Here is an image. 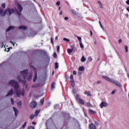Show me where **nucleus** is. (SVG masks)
<instances>
[{"label": "nucleus", "instance_id": "1", "mask_svg": "<svg viewBox=\"0 0 129 129\" xmlns=\"http://www.w3.org/2000/svg\"><path fill=\"white\" fill-rule=\"evenodd\" d=\"M20 73L21 74L22 76H23L24 80H22V79H21V76H18L17 77V79L18 81H19V82H20L21 83H22V84L25 85L26 84V83H27V81L26 80L27 79V78L28 81H31V80H32L33 73L29 74L28 76V74L29 73V70L27 69L23 71L20 72Z\"/></svg>", "mask_w": 129, "mask_h": 129}, {"label": "nucleus", "instance_id": "2", "mask_svg": "<svg viewBox=\"0 0 129 129\" xmlns=\"http://www.w3.org/2000/svg\"><path fill=\"white\" fill-rule=\"evenodd\" d=\"M9 84L10 85H12L13 87H14V90L17 97H20L21 95L22 96H25V90H23L22 91V90H19V88H20V85H19V83L16 82V81L12 80L9 82Z\"/></svg>", "mask_w": 129, "mask_h": 129}, {"label": "nucleus", "instance_id": "3", "mask_svg": "<svg viewBox=\"0 0 129 129\" xmlns=\"http://www.w3.org/2000/svg\"><path fill=\"white\" fill-rule=\"evenodd\" d=\"M15 13V9L14 8L7 9L5 12H4V10L3 9H0V15L2 16V17H5L6 16V14H7V15H9V16H11L12 14H14Z\"/></svg>", "mask_w": 129, "mask_h": 129}, {"label": "nucleus", "instance_id": "4", "mask_svg": "<svg viewBox=\"0 0 129 129\" xmlns=\"http://www.w3.org/2000/svg\"><path fill=\"white\" fill-rule=\"evenodd\" d=\"M102 79H105V80H106L107 81H108V82H111V83H113V84H115V85H116V86H118V87H121V85H120V83L113 79H110L109 78L105 76H102Z\"/></svg>", "mask_w": 129, "mask_h": 129}, {"label": "nucleus", "instance_id": "5", "mask_svg": "<svg viewBox=\"0 0 129 129\" xmlns=\"http://www.w3.org/2000/svg\"><path fill=\"white\" fill-rule=\"evenodd\" d=\"M31 69H32V70L34 71L35 75H34V78L33 79V82H36V81L37 80V69L33 66H31Z\"/></svg>", "mask_w": 129, "mask_h": 129}, {"label": "nucleus", "instance_id": "6", "mask_svg": "<svg viewBox=\"0 0 129 129\" xmlns=\"http://www.w3.org/2000/svg\"><path fill=\"white\" fill-rule=\"evenodd\" d=\"M18 8L19 11H17V14H18L19 16H21L22 14V11H23V7L22 5L20 4H18Z\"/></svg>", "mask_w": 129, "mask_h": 129}, {"label": "nucleus", "instance_id": "7", "mask_svg": "<svg viewBox=\"0 0 129 129\" xmlns=\"http://www.w3.org/2000/svg\"><path fill=\"white\" fill-rule=\"evenodd\" d=\"M73 75H71L70 79H71V84L72 87H75V81H74Z\"/></svg>", "mask_w": 129, "mask_h": 129}, {"label": "nucleus", "instance_id": "8", "mask_svg": "<svg viewBox=\"0 0 129 129\" xmlns=\"http://www.w3.org/2000/svg\"><path fill=\"white\" fill-rule=\"evenodd\" d=\"M30 107L31 108H35V107H37V103L34 101H32L30 104Z\"/></svg>", "mask_w": 129, "mask_h": 129}, {"label": "nucleus", "instance_id": "9", "mask_svg": "<svg viewBox=\"0 0 129 129\" xmlns=\"http://www.w3.org/2000/svg\"><path fill=\"white\" fill-rule=\"evenodd\" d=\"M108 105L106 102L102 101L100 104V108H103V107H106Z\"/></svg>", "mask_w": 129, "mask_h": 129}, {"label": "nucleus", "instance_id": "10", "mask_svg": "<svg viewBox=\"0 0 129 129\" xmlns=\"http://www.w3.org/2000/svg\"><path fill=\"white\" fill-rule=\"evenodd\" d=\"M15 93L14 92V90H13V89H11L8 93L7 95H6V96H12L13 95H14V94Z\"/></svg>", "mask_w": 129, "mask_h": 129}, {"label": "nucleus", "instance_id": "11", "mask_svg": "<svg viewBox=\"0 0 129 129\" xmlns=\"http://www.w3.org/2000/svg\"><path fill=\"white\" fill-rule=\"evenodd\" d=\"M89 127L90 129H96V126L92 123L89 124Z\"/></svg>", "mask_w": 129, "mask_h": 129}, {"label": "nucleus", "instance_id": "12", "mask_svg": "<svg viewBox=\"0 0 129 129\" xmlns=\"http://www.w3.org/2000/svg\"><path fill=\"white\" fill-rule=\"evenodd\" d=\"M13 109L15 111V114L16 116H18V113H19V110H18V109H17L16 107H13Z\"/></svg>", "mask_w": 129, "mask_h": 129}, {"label": "nucleus", "instance_id": "13", "mask_svg": "<svg viewBox=\"0 0 129 129\" xmlns=\"http://www.w3.org/2000/svg\"><path fill=\"white\" fill-rule=\"evenodd\" d=\"M18 29H19L20 30H23L24 31H25V30H27V27L21 26L19 27H18Z\"/></svg>", "mask_w": 129, "mask_h": 129}, {"label": "nucleus", "instance_id": "14", "mask_svg": "<svg viewBox=\"0 0 129 129\" xmlns=\"http://www.w3.org/2000/svg\"><path fill=\"white\" fill-rule=\"evenodd\" d=\"M15 27L14 26H10L7 29V32H10L11 30H14Z\"/></svg>", "mask_w": 129, "mask_h": 129}, {"label": "nucleus", "instance_id": "15", "mask_svg": "<svg viewBox=\"0 0 129 129\" xmlns=\"http://www.w3.org/2000/svg\"><path fill=\"white\" fill-rule=\"evenodd\" d=\"M84 93L86 95H88V96H91V94H90V91H85Z\"/></svg>", "mask_w": 129, "mask_h": 129}, {"label": "nucleus", "instance_id": "16", "mask_svg": "<svg viewBox=\"0 0 129 129\" xmlns=\"http://www.w3.org/2000/svg\"><path fill=\"white\" fill-rule=\"evenodd\" d=\"M55 85H56V83L53 82L51 84V89H55Z\"/></svg>", "mask_w": 129, "mask_h": 129}, {"label": "nucleus", "instance_id": "17", "mask_svg": "<svg viewBox=\"0 0 129 129\" xmlns=\"http://www.w3.org/2000/svg\"><path fill=\"white\" fill-rule=\"evenodd\" d=\"M78 100L81 104H84V101L82 99L79 98Z\"/></svg>", "mask_w": 129, "mask_h": 129}, {"label": "nucleus", "instance_id": "18", "mask_svg": "<svg viewBox=\"0 0 129 129\" xmlns=\"http://www.w3.org/2000/svg\"><path fill=\"white\" fill-rule=\"evenodd\" d=\"M73 49L69 48L68 49V54H71L73 52Z\"/></svg>", "mask_w": 129, "mask_h": 129}, {"label": "nucleus", "instance_id": "19", "mask_svg": "<svg viewBox=\"0 0 129 129\" xmlns=\"http://www.w3.org/2000/svg\"><path fill=\"white\" fill-rule=\"evenodd\" d=\"M89 112H90V113H91L92 114H95V113H96V112H95V111H93L92 109H89Z\"/></svg>", "mask_w": 129, "mask_h": 129}, {"label": "nucleus", "instance_id": "20", "mask_svg": "<svg viewBox=\"0 0 129 129\" xmlns=\"http://www.w3.org/2000/svg\"><path fill=\"white\" fill-rule=\"evenodd\" d=\"M81 61L82 62H85V61H86V58H85V56H83L81 58Z\"/></svg>", "mask_w": 129, "mask_h": 129}, {"label": "nucleus", "instance_id": "21", "mask_svg": "<svg viewBox=\"0 0 129 129\" xmlns=\"http://www.w3.org/2000/svg\"><path fill=\"white\" fill-rule=\"evenodd\" d=\"M44 104V98L41 99L40 101V105H43Z\"/></svg>", "mask_w": 129, "mask_h": 129}, {"label": "nucleus", "instance_id": "22", "mask_svg": "<svg viewBox=\"0 0 129 129\" xmlns=\"http://www.w3.org/2000/svg\"><path fill=\"white\" fill-rule=\"evenodd\" d=\"M34 117H35V115H34V114H31L29 116L30 119H34Z\"/></svg>", "mask_w": 129, "mask_h": 129}, {"label": "nucleus", "instance_id": "23", "mask_svg": "<svg viewBox=\"0 0 129 129\" xmlns=\"http://www.w3.org/2000/svg\"><path fill=\"white\" fill-rule=\"evenodd\" d=\"M59 68V63L58 62L55 63V69H58Z\"/></svg>", "mask_w": 129, "mask_h": 129}, {"label": "nucleus", "instance_id": "24", "mask_svg": "<svg viewBox=\"0 0 129 129\" xmlns=\"http://www.w3.org/2000/svg\"><path fill=\"white\" fill-rule=\"evenodd\" d=\"M39 86H40V85L39 84L33 85L32 86V88H36V87H39Z\"/></svg>", "mask_w": 129, "mask_h": 129}, {"label": "nucleus", "instance_id": "25", "mask_svg": "<svg viewBox=\"0 0 129 129\" xmlns=\"http://www.w3.org/2000/svg\"><path fill=\"white\" fill-rule=\"evenodd\" d=\"M40 113V111L38 110H36L35 111V116H38V114H39V113Z\"/></svg>", "mask_w": 129, "mask_h": 129}, {"label": "nucleus", "instance_id": "26", "mask_svg": "<svg viewBox=\"0 0 129 129\" xmlns=\"http://www.w3.org/2000/svg\"><path fill=\"white\" fill-rule=\"evenodd\" d=\"M71 12H72V14H73V15H75V16H76V15H77V13H76V11H75V10H72Z\"/></svg>", "mask_w": 129, "mask_h": 129}, {"label": "nucleus", "instance_id": "27", "mask_svg": "<svg viewBox=\"0 0 129 129\" xmlns=\"http://www.w3.org/2000/svg\"><path fill=\"white\" fill-rule=\"evenodd\" d=\"M79 70L80 71H83V70H84V67H80L79 68Z\"/></svg>", "mask_w": 129, "mask_h": 129}, {"label": "nucleus", "instance_id": "28", "mask_svg": "<svg viewBox=\"0 0 129 129\" xmlns=\"http://www.w3.org/2000/svg\"><path fill=\"white\" fill-rule=\"evenodd\" d=\"M80 45L81 48H82V49H83V48H84V46L83 45V44H82V42L81 41L80 42Z\"/></svg>", "mask_w": 129, "mask_h": 129}, {"label": "nucleus", "instance_id": "29", "mask_svg": "<svg viewBox=\"0 0 129 129\" xmlns=\"http://www.w3.org/2000/svg\"><path fill=\"white\" fill-rule=\"evenodd\" d=\"M18 106H22V101H20L19 102H18Z\"/></svg>", "mask_w": 129, "mask_h": 129}, {"label": "nucleus", "instance_id": "30", "mask_svg": "<svg viewBox=\"0 0 129 129\" xmlns=\"http://www.w3.org/2000/svg\"><path fill=\"white\" fill-rule=\"evenodd\" d=\"M87 105L88 107H92V105H91L89 102L87 103Z\"/></svg>", "mask_w": 129, "mask_h": 129}, {"label": "nucleus", "instance_id": "31", "mask_svg": "<svg viewBox=\"0 0 129 129\" xmlns=\"http://www.w3.org/2000/svg\"><path fill=\"white\" fill-rule=\"evenodd\" d=\"M63 41H65L66 42H70V40L68 38H64Z\"/></svg>", "mask_w": 129, "mask_h": 129}, {"label": "nucleus", "instance_id": "32", "mask_svg": "<svg viewBox=\"0 0 129 129\" xmlns=\"http://www.w3.org/2000/svg\"><path fill=\"white\" fill-rule=\"evenodd\" d=\"M27 125V122H25L24 124L22 125V128H25L26 127V126Z\"/></svg>", "mask_w": 129, "mask_h": 129}, {"label": "nucleus", "instance_id": "33", "mask_svg": "<svg viewBox=\"0 0 129 129\" xmlns=\"http://www.w3.org/2000/svg\"><path fill=\"white\" fill-rule=\"evenodd\" d=\"M28 129H35V127L33 126H28Z\"/></svg>", "mask_w": 129, "mask_h": 129}, {"label": "nucleus", "instance_id": "34", "mask_svg": "<svg viewBox=\"0 0 129 129\" xmlns=\"http://www.w3.org/2000/svg\"><path fill=\"white\" fill-rule=\"evenodd\" d=\"M125 52H127V51L128 50V47H127V45L125 46Z\"/></svg>", "mask_w": 129, "mask_h": 129}, {"label": "nucleus", "instance_id": "35", "mask_svg": "<svg viewBox=\"0 0 129 129\" xmlns=\"http://www.w3.org/2000/svg\"><path fill=\"white\" fill-rule=\"evenodd\" d=\"M2 8H3V9L6 8V4L5 3L2 4Z\"/></svg>", "mask_w": 129, "mask_h": 129}, {"label": "nucleus", "instance_id": "36", "mask_svg": "<svg viewBox=\"0 0 129 129\" xmlns=\"http://www.w3.org/2000/svg\"><path fill=\"white\" fill-rule=\"evenodd\" d=\"M76 98L77 100H79V94L76 95Z\"/></svg>", "mask_w": 129, "mask_h": 129}, {"label": "nucleus", "instance_id": "37", "mask_svg": "<svg viewBox=\"0 0 129 129\" xmlns=\"http://www.w3.org/2000/svg\"><path fill=\"white\" fill-rule=\"evenodd\" d=\"M53 57H54V58H57V54L56 53V52H54V53H53Z\"/></svg>", "mask_w": 129, "mask_h": 129}, {"label": "nucleus", "instance_id": "38", "mask_svg": "<svg viewBox=\"0 0 129 129\" xmlns=\"http://www.w3.org/2000/svg\"><path fill=\"white\" fill-rule=\"evenodd\" d=\"M77 92L76 91V90L74 89L73 90V93H74V94H76Z\"/></svg>", "mask_w": 129, "mask_h": 129}, {"label": "nucleus", "instance_id": "39", "mask_svg": "<svg viewBox=\"0 0 129 129\" xmlns=\"http://www.w3.org/2000/svg\"><path fill=\"white\" fill-rule=\"evenodd\" d=\"M88 60H89V61H92V60H93L92 57L91 56L89 57Z\"/></svg>", "mask_w": 129, "mask_h": 129}, {"label": "nucleus", "instance_id": "40", "mask_svg": "<svg viewBox=\"0 0 129 129\" xmlns=\"http://www.w3.org/2000/svg\"><path fill=\"white\" fill-rule=\"evenodd\" d=\"M11 102H12V104H15V102L14 101V99L11 98Z\"/></svg>", "mask_w": 129, "mask_h": 129}, {"label": "nucleus", "instance_id": "41", "mask_svg": "<svg viewBox=\"0 0 129 129\" xmlns=\"http://www.w3.org/2000/svg\"><path fill=\"white\" fill-rule=\"evenodd\" d=\"M51 42L53 45H54V40L53 39V38H51Z\"/></svg>", "mask_w": 129, "mask_h": 129}, {"label": "nucleus", "instance_id": "42", "mask_svg": "<svg viewBox=\"0 0 129 129\" xmlns=\"http://www.w3.org/2000/svg\"><path fill=\"white\" fill-rule=\"evenodd\" d=\"M77 38L78 40L80 41V42H81V37L78 36Z\"/></svg>", "mask_w": 129, "mask_h": 129}, {"label": "nucleus", "instance_id": "43", "mask_svg": "<svg viewBox=\"0 0 129 129\" xmlns=\"http://www.w3.org/2000/svg\"><path fill=\"white\" fill-rule=\"evenodd\" d=\"M73 74L74 75H76V74H77V73H76V71H74L73 72Z\"/></svg>", "mask_w": 129, "mask_h": 129}, {"label": "nucleus", "instance_id": "44", "mask_svg": "<svg viewBox=\"0 0 129 129\" xmlns=\"http://www.w3.org/2000/svg\"><path fill=\"white\" fill-rule=\"evenodd\" d=\"M56 6H60V1H57L56 2Z\"/></svg>", "mask_w": 129, "mask_h": 129}, {"label": "nucleus", "instance_id": "45", "mask_svg": "<svg viewBox=\"0 0 129 129\" xmlns=\"http://www.w3.org/2000/svg\"><path fill=\"white\" fill-rule=\"evenodd\" d=\"M97 3L98 5H99V6H101V5H102V3H101L100 1H98Z\"/></svg>", "mask_w": 129, "mask_h": 129}, {"label": "nucleus", "instance_id": "46", "mask_svg": "<svg viewBox=\"0 0 129 129\" xmlns=\"http://www.w3.org/2000/svg\"><path fill=\"white\" fill-rule=\"evenodd\" d=\"M64 20H65L66 21H68V20H69V18L68 17H66L64 18Z\"/></svg>", "mask_w": 129, "mask_h": 129}, {"label": "nucleus", "instance_id": "47", "mask_svg": "<svg viewBox=\"0 0 129 129\" xmlns=\"http://www.w3.org/2000/svg\"><path fill=\"white\" fill-rule=\"evenodd\" d=\"M11 49H12V47H9V48H8L7 52H10Z\"/></svg>", "mask_w": 129, "mask_h": 129}, {"label": "nucleus", "instance_id": "48", "mask_svg": "<svg viewBox=\"0 0 129 129\" xmlns=\"http://www.w3.org/2000/svg\"><path fill=\"white\" fill-rule=\"evenodd\" d=\"M57 52H59V51L60 50V46H58L57 47Z\"/></svg>", "mask_w": 129, "mask_h": 129}, {"label": "nucleus", "instance_id": "49", "mask_svg": "<svg viewBox=\"0 0 129 129\" xmlns=\"http://www.w3.org/2000/svg\"><path fill=\"white\" fill-rule=\"evenodd\" d=\"M115 91H116V90L112 91V92H111V94H114V93H115Z\"/></svg>", "mask_w": 129, "mask_h": 129}, {"label": "nucleus", "instance_id": "50", "mask_svg": "<svg viewBox=\"0 0 129 129\" xmlns=\"http://www.w3.org/2000/svg\"><path fill=\"white\" fill-rule=\"evenodd\" d=\"M71 48H72L71 49H73V50H74V47H75L74 45H71Z\"/></svg>", "mask_w": 129, "mask_h": 129}, {"label": "nucleus", "instance_id": "51", "mask_svg": "<svg viewBox=\"0 0 129 129\" xmlns=\"http://www.w3.org/2000/svg\"><path fill=\"white\" fill-rule=\"evenodd\" d=\"M11 44H13V46H15V44H16V43L15 42V43H14V42L12 41H10Z\"/></svg>", "mask_w": 129, "mask_h": 129}, {"label": "nucleus", "instance_id": "52", "mask_svg": "<svg viewBox=\"0 0 129 129\" xmlns=\"http://www.w3.org/2000/svg\"><path fill=\"white\" fill-rule=\"evenodd\" d=\"M99 24H100L101 28H103V27L102 26V24H101V22L99 21Z\"/></svg>", "mask_w": 129, "mask_h": 129}, {"label": "nucleus", "instance_id": "53", "mask_svg": "<svg viewBox=\"0 0 129 129\" xmlns=\"http://www.w3.org/2000/svg\"><path fill=\"white\" fill-rule=\"evenodd\" d=\"M121 42H122L121 39H119V40H118V43H119V44H120V43H121Z\"/></svg>", "mask_w": 129, "mask_h": 129}, {"label": "nucleus", "instance_id": "54", "mask_svg": "<svg viewBox=\"0 0 129 129\" xmlns=\"http://www.w3.org/2000/svg\"><path fill=\"white\" fill-rule=\"evenodd\" d=\"M126 4H127L128 5V6H129V0H127L126 2Z\"/></svg>", "mask_w": 129, "mask_h": 129}, {"label": "nucleus", "instance_id": "55", "mask_svg": "<svg viewBox=\"0 0 129 129\" xmlns=\"http://www.w3.org/2000/svg\"><path fill=\"white\" fill-rule=\"evenodd\" d=\"M99 83H101V81H98V82H97V84H99Z\"/></svg>", "mask_w": 129, "mask_h": 129}, {"label": "nucleus", "instance_id": "56", "mask_svg": "<svg viewBox=\"0 0 129 129\" xmlns=\"http://www.w3.org/2000/svg\"><path fill=\"white\" fill-rule=\"evenodd\" d=\"M126 11L129 12V6L126 8Z\"/></svg>", "mask_w": 129, "mask_h": 129}, {"label": "nucleus", "instance_id": "57", "mask_svg": "<svg viewBox=\"0 0 129 129\" xmlns=\"http://www.w3.org/2000/svg\"><path fill=\"white\" fill-rule=\"evenodd\" d=\"M101 9H103V7L102 6V4L100 5Z\"/></svg>", "mask_w": 129, "mask_h": 129}, {"label": "nucleus", "instance_id": "58", "mask_svg": "<svg viewBox=\"0 0 129 129\" xmlns=\"http://www.w3.org/2000/svg\"><path fill=\"white\" fill-rule=\"evenodd\" d=\"M32 124H36V122H34V121H33V122H32Z\"/></svg>", "mask_w": 129, "mask_h": 129}, {"label": "nucleus", "instance_id": "59", "mask_svg": "<svg viewBox=\"0 0 129 129\" xmlns=\"http://www.w3.org/2000/svg\"><path fill=\"white\" fill-rule=\"evenodd\" d=\"M90 35H91V36H92V35H93L92 31H90Z\"/></svg>", "mask_w": 129, "mask_h": 129}, {"label": "nucleus", "instance_id": "60", "mask_svg": "<svg viewBox=\"0 0 129 129\" xmlns=\"http://www.w3.org/2000/svg\"><path fill=\"white\" fill-rule=\"evenodd\" d=\"M62 11H60V12L59 13V15H62Z\"/></svg>", "mask_w": 129, "mask_h": 129}, {"label": "nucleus", "instance_id": "61", "mask_svg": "<svg viewBox=\"0 0 129 129\" xmlns=\"http://www.w3.org/2000/svg\"><path fill=\"white\" fill-rule=\"evenodd\" d=\"M55 40H58V36L55 37Z\"/></svg>", "mask_w": 129, "mask_h": 129}, {"label": "nucleus", "instance_id": "62", "mask_svg": "<svg viewBox=\"0 0 129 129\" xmlns=\"http://www.w3.org/2000/svg\"><path fill=\"white\" fill-rule=\"evenodd\" d=\"M60 10H61V7H59L58 11H60Z\"/></svg>", "mask_w": 129, "mask_h": 129}, {"label": "nucleus", "instance_id": "63", "mask_svg": "<svg viewBox=\"0 0 129 129\" xmlns=\"http://www.w3.org/2000/svg\"><path fill=\"white\" fill-rule=\"evenodd\" d=\"M126 16H127V17H128V14H126Z\"/></svg>", "mask_w": 129, "mask_h": 129}, {"label": "nucleus", "instance_id": "64", "mask_svg": "<svg viewBox=\"0 0 129 129\" xmlns=\"http://www.w3.org/2000/svg\"><path fill=\"white\" fill-rule=\"evenodd\" d=\"M52 74H54V71H53V72H52Z\"/></svg>", "mask_w": 129, "mask_h": 129}]
</instances>
